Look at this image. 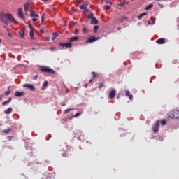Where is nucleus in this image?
Masks as SVG:
<instances>
[{
  "instance_id": "obj_48",
  "label": "nucleus",
  "mask_w": 179,
  "mask_h": 179,
  "mask_svg": "<svg viewBox=\"0 0 179 179\" xmlns=\"http://www.w3.org/2000/svg\"><path fill=\"white\" fill-rule=\"evenodd\" d=\"M40 32L42 33V34H43V29H41V30H40Z\"/></svg>"
},
{
  "instance_id": "obj_53",
  "label": "nucleus",
  "mask_w": 179,
  "mask_h": 179,
  "mask_svg": "<svg viewBox=\"0 0 179 179\" xmlns=\"http://www.w3.org/2000/svg\"><path fill=\"white\" fill-rule=\"evenodd\" d=\"M50 38H47V41H49Z\"/></svg>"
},
{
  "instance_id": "obj_39",
  "label": "nucleus",
  "mask_w": 179,
  "mask_h": 179,
  "mask_svg": "<svg viewBox=\"0 0 179 179\" xmlns=\"http://www.w3.org/2000/svg\"><path fill=\"white\" fill-rule=\"evenodd\" d=\"M31 21H33V22H36V21H37V18L34 17V18H33V19L31 20Z\"/></svg>"
},
{
  "instance_id": "obj_20",
  "label": "nucleus",
  "mask_w": 179,
  "mask_h": 179,
  "mask_svg": "<svg viewBox=\"0 0 179 179\" xmlns=\"http://www.w3.org/2000/svg\"><path fill=\"white\" fill-rule=\"evenodd\" d=\"M146 15H148V13L146 12H144V13L140 14V15L138 17V19L141 20L143 18V17L145 16Z\"/></svg>"
},
{
  "instance_id": "obj_18",
  "label": "nucleus",
  "mask_w": 179,
  "mask_h": 179,
  "mask_svg": "<svg viewBox=\"0 0 179 179\" xmlns=\"http://www.w3.org/2000/svg\"><path fill=\"white\" fill-rule=\"evenodd\" d=\"M12 111H13L12 108H7L6 110H4V113L6 115H8V114H10L12 113Z\"/></svg>"
},
{
  "instance_id": "obj_2",
  "label": "nucleus",
  "mask_w": 179,
  "mask_h": 179,
  "mask_svg": "<svg viewBox=\"0 0 179 179\" xmlns=\"http://www.w3.org/2000/svg\"><path fill=\"white\" fill-rule=\"evenodd\" d=\"M167 117L171 119H176L179 121V110H173L170 111L169 113H168Z\"/></svg>"
},
{
  "instance_id": "obj_22",
  "label": "nucleus",
  "mask_w": 179,
  "mask_h": 179,
  "mask_svg": "<svg viewBox=\"0 0 179 179\" xmlns=\"http://www.w3.org/2000/svg\"><path fill=\"white\" fill-rule=\"evenodd\" d=\"M94 14L92 12H90V15H88L87 16V19H92V18L94 17Z\"/></svg>"
},
{
  "instance_id": "obj_8",
  "label": "nucleus",
  "mask_w": 179,
  "mask_h": 179,
  "mask_svg": "<svg viewBox=\"0 0 179 179\" xmlns=\"http://www.w3.org/2000/svg\"><path fill=\"white\" fill-rule=\"evenodd\" d=\"M159 131V121H157V122H155V124H154L153 127V131L154 134H157V132Z\"/></svg>"
},
{
  "instance_id": "obj_42",
  "label": "nucleus",
  "mask_w": 179,
  "mask_h": 179,
  "mask_svg": "<svg viewBox=\"0 0 179 179\" xmlns=\"http://www.w3.org/2000/svg\"><path fill=\"white\" fill-rule=\"evenodd\" d=\"M124 3H125L124 2L120 3V7H123Z\"/></svg>"
},
{
  "instance_id": "obj_38",
  "label": "nucleus",
  "mask_w": 179,
  "mask_h": 179,
  "mask_svg": "<svg viewBox=\"0 0 179 179\" xmlns=\"http://www.w3.org/2000/svg\"><path fill=\"white\" fill-rule=\"evenodd\" d=\"M86 31H87V29H86V27H84L83 29V32L86 33Z\"/></svg>"
},
{
  "instance_id": "obj_4",
  "label": "nucleus",
  "mask_w": 179,
  "mask_h": 179,
  "mask_svg": "<svg viewBox=\"0 0 179 179\" xmlns=\"http://www.w3.org/2000/svg\"><path fill=\"white\" fill-rule=\"evenodd\" d=\"M99 39V37L95 38L94 36L90 37V38L87 39L86 43H92Z\"/></svg>"
},
{
  "instance_id": "obj_52",
  "label": "nucleus",
  "mask_w": 179,
  "mask_h": 179,
  "mask_svg": "<svg viewBox=\"0 0 179 179\" xmlns=\"http://www.w3.org/2000/svg\"><path fill=\"white\" fill-rule=\"evenodd\" d=\"M62 106H65V103L62 104Z\"/></svg>"
},
{
  "instance_id": "obj_16",
  "label": "nucleus",
  "mask_w": 179,
  "mask_h": 179,
  "mask_svg": "<svg viewBox=\"0 0 179 179\" xmlns=\"http://www.w3.org/2000/svg\"><path fill=\"white\" fill-rule=\"evenodd\" d=\"M31 17H38V15L35 13V11L31 10V14L29 15Z\"/></svg>"
},
{
  "instance_id": "obj_51",
  "label": "nucleus",
  "mask_w": 179,
  "mask_h": 179,
  "mask_svg": "<svg viewBox=\"0 0 179 179\" xmlns=\"http://www.w3.org/2000/svg\"><path fill=\"white\" fill-rule=\"evenodd\" d=\"M8 36L11 37V36H12V35H11L10 34H8Z\"/></svg>"
},
{
  "instance_id": "obj_47",
  "label": "nucleus",
  "mask_w": 179,
  "mask_h": 179,
  "mask_svg": "<svg viewBox=\"0 0 179 179\" xmlns=\"http://www.w3.org/2000/svg\"><path fill=\"white\" fill-rule=\"evenodd\" d=\"M72 10H73L75 12L76 11V8H74V7H72Z\"/></svg>"
},
{
  "instance_id": "obj_12",
  "label": "nucleus",
  "mask_w": 179,
  "mask_h": 179,
  "mask_svg": "<svg viewBox=\"0 0 179 179\" xmlns=\"http://www.w3.org/2000/svg\"><path fill=\"white\" fill-rule=\"evenodd\" d=\"M24 95V92H18V91L15 92V97H22Z\"/></svg>"
},
{
  "instance_id": "obj_64",
  "label": "nucleus",
  "mask_w": 179,
  "mask_h": 179,
  "mask_svg": "<svg viewBox=\"0 0 179 179\" xmlns=\"http://www.w3.org/2000/svg\"><path fill=\"white\" fill-rule=\"evenodd\" d=\"M131 1H134V0H131Z\"/></svg>"
},
{
  "instance_id": "obj_37",
  "label": "nucleus",
  "mask_w": 179,
  "mask_h": 179,
  "mask_svg": "<svg viewBox=\"0 0 179 179\" xmlns=\"http://www.w3.org/2000/svg\"><path fill=\"white\" fill-rule=\"evenodd\" d=\"M10 90H8V91H7V92H5V95H6V96L10 95Z\"/></svg>"
},
{
  "instance_id": "obj_60",
  "label": "nucleus",
  "mask_w": 179,
  "mask_h": 179,
  "mask_svg": "<svg viewBox=\"0 0 179 179\" xmlns=\"http://www.w3.org/2000/svg\"><path fill=\"white\" fill-rule=\"evenodd\" d=\"M120 98V96H117V99H119Z\"/></svg>"
},
{
  "instance_id": "obj_54",
  "label": "nucleus",
  "mask_w": 179,
  "mask_h": 179,
  "mask_svg": "<svg viewBox=\"0 0 179 179\" xmlns=\"http://www.w3.org/2000/svg\"><path fill=\"white\" fill-rule=\"evenodd\" d=\"M66 93H68V92H69V90H66Z\"/></svg>"
},
{
  "instance_id": "obj_34",
  "label": "nucleus",
  "mask_w": 179,
  "mask_h": 179,
  "mask_svg": "<svg viewBox=\"0 0 179 179\" xmlns=\"http://www.w3.org/2000/svg\"><path fill=\"white\" fill-rule=\"evenodd\" d=\"M52 36H53V37H57L58 36V33L57 32H53Z\"/></svg>"
},
{
  "instance_id": "obj_61",
  "label": "nucleus",
  "mask_w": 179,
  "mask_h": 179,
  "mask_svg": "<svg viewBox=\"0 0 179 179\" xmlns=\"http://www.w3.org/2000/svg\"><path fill=\"white\" fill-rule=\"evenodd\" d=\"M8 90H10V87H8Z\"/></svg>"
},
{
  "instance_id": "obj_27",
  "label": "nucleus",
  "mask_w": 179,
  "mask_h": 179,
  "mask_svg": "<svg viewBox=\"0 0 179 179\" xmlns=\"http://www.w3.org/2000/svg\"><path fill=\"white\" fill-rule=\"evenodd\" d=\"M99 29V26H94V33H96Z\"/></svg>"
},
{
  "instance_id": "obj_26",
  "label": "nucleus",
  "mask_w": 179,
  "mask_h": 179,
  "mask_svg": "<svg viewBox=\"0 0 179 179\" xmlns=\"http://www.w3.org/2000/svg\"><path fill=\"white\" fill-rule=\"evenodd\" d=\"M10 128H7L6 129L4 130V133L6 134H10Z\"/></svg>"
},
{
  "instance_id": "obj_5",
  "label": "nucleus",
  "mask_w": 179,
  "mask_h": 179,
  "mask_svg": "<svg viewBox=\"0 0 179 179\" xmlns=\"http://www.w3.org/2000/svg\"><path fill=\"white\" fill-rule=\"evenodd\" d=\"M23 87L33 92L35 90V87L32 84H24Z\"/></svg>"
},
{
  "instance_id": "obj_3",
  "label": "nucleus",
  "mask_w": 179,
  "mask_h": 179,
  "mask_svg": "<svg viewBox=\"0 0 179 179\" xmlns=\"http://www.w3.org/2000/svg\"><path fill=\"white\" fill-rule=\"evenodd\" d=\"M41 71L46 72L51 75L55 74V71L52 69H50V67H47V66H41Z\"/></svg>"
},
{
  "instance_id": "obj_62",
  "label": "nucleus",
  "mask_w": 179,
  "mask_h": 179,
  "mask_svg": "<svg viewBox=\"0 0 179 179\" xmlns=\"http://www.w3.org/2000/svg\"><path fill=\"white\" fill-rule=\"evenodd\" d=\"M26 15H28V14H27V13H26Z\"/></svg>"
},
{
  "instance_id": "obj_14",
  "label": "nucleus",
  "mask_w": 179,
  "mask_h": 179,
  "mask_svg": "<svg viewBox=\"0 0 179 179\" xmlns=\"http://www.w3.org/2000/svg\"><path fill=\"white\" fill-rule=\"evenodd\" d=\"M125 96H126L127 97H129V99L131 101H132V99H133V96H132V94H130V92H129V90H127V92H125Z\"/></svg>"
},
{
  "instance_id": "obj_46",
  "label": "nucleus",
  "mask_w": 179,
  "mask_h": 179,
  "mask_svg": "<svg viewBox=\"0 0 179 179\" xmlns=\"http://www.w3.org/2000/svg\"><path fill=\"white\" fill-rule=\"evenodd\" d=\"M106 3L111 4V2L110 1H106Z\"/></svg>"
},
{
  "instance_id": "obj_44",
  "label": "nucleus",
  "mask_w": 179,
  "mask_h": 179,
  "mask_svg": "<svg viewBox=\"0 0 179 179\" xmlns=\"http://www.w3.org/2000/svg\"><path fill=\"white\" fill-rule=\"evenodd\" d=\"M81 1H82V0H77V2L79 3H80Z\"/></svg>"
},
{
  "instance_id": "obj_24",
  "label": "nucleus",
  "mask_w": 179,
  "mask_h": 179,
  "mask_svg": "<svg viewBox=\"0 0 179 179\" xmlns=\"http://www.w3.org/2000/svg\"><path fill=\"white\" fill-rule=\"evenodd\" d=\"M72 110H73V109H72V108H69V109L65 110L64 111V113L65 114H68L69 112H71V111H72Z\"/></svg>"
},
{
  "instance_id": "obj_57",
  "label": "nucleus",
  "mask_w": 179,
  "mask_h": 179,
  "mask_svg": "<svg viewBox=\"0 0 179 179\" xmlns=\"http://www.w3.org/2000/svg\"><path fill=\"white\" fill-rule=\"evenodd\" d=\"M43 1H48V0H43Z\"/></svg>"
},
{
  "instance_id": "obj_25",
  "label": "nucleus",
  "mask_w": 179,
  "mask_h": 179,
  "mask_svg": "<svg viewBox=\"0 0 179 179\" xmlns=\"http://www.w3.org/2000/svg\"><path fill=\"white\" fill-rule=\"evenodd\" d=\"M152 7H153V5L150 4L146 6L145 9H146V10H150V9L152 8Z\"/></svg>"
},
{
  "instance_id": "obj_40",
  "label": "nucleus",
  "mask_w": 179,
  "mask_h": 179,
  "mask_svg": "<svg viewBox=\"0 0 179 179\" xmlns=\"http://www.w3.org/2000/svg\"><path fill=\"white\" fill-rule=\"evenodd\" d=\"M78 33H79V31L78 29H76V31H74V34H77Z\"/></svg>"
},
{
  "instance_id": "obj_1",
  "label": "nucleus",
  "mask_w": 179,
  "mask_h": 179,
  "mask_svg": "<svg viewBox=\"0 0 179 179\" xmlns=\"http://www.w3.org/2000/svg\"><path fill=\"white\" fill-rule=\"evenodd\" d=\"M0 21L2 23H4L5 25H8L10 22H12L15 25L18 24V22L12 14L6 13L3 11L0 12Z\"/></svg>"
},
{
  "instance_id": "obj_56",
  "label": "nucleus",
  "mask_w": 179,
  "mask_h": 179,
  "mask_svg": "<svg viewBox=\"0 0 179 179\" xmlns=\"http://www.w3.org/2000/svg\"><path fill=\"white\" fill-rule=\"evenodd\" d=\"M92 81V80H90V83H91Z\"/></svg>"
},
{
  "instance_id": "obj_30",
  "label": "nucleus",
  "mask_w": 179,
  "mask_h": 179,
  "mask_svg": "<svg viewBox=\"0 0 179 179\" xmlns=\"http://www.w3.org/2000/svg\"><path fill=\"white\" fill-rule=\"evenodd\" d=\"M104 8H105V9H106V10H109L111 9L110 6H106Z\"/></svg>"
},
{
  "instance_id": "obj_33",
  "label": "nucleus",
  "mask_w": 179,
  "mask_h": 179,
  "mask_svg": "<svg viewBox=\"0 0 179 179\" xmlns=\"http://www.w3.org/2000/svg\"><path fill=\"white\" fill-rule=\"evenodd\" d=\"M10 103L9 101H5L4 102H3V106H6V104Z\"/></svg>"
},
{
  "instance_id": "obj_32",
  "label": "nucleus",
  "mask_w": 179,
  "mask_h": 179,
  "mask_svg": "<svg viewBox=\"0 0 179 179\" xmlns=\"http://www.w3.org/2000/svg\"><path fill=\"white\" fill-rule=\"evenodd\" d=\"M80 115H81L80 113H76V115H73V117H78L80 116Z\"/></svg>"
},
{
  "instance_id": "obj_35",
  "label": "nucleus",
  "mask_w": 179,
  "mask_h": 179,
  "mask_svg": "<svg viewBox=\"0 0 179 179\" xmlns=\"http://www.w3.org/2000/svg\"><path fill=\"white\" fill-rule=\"evenodd\" d=\"M48 86V82L47 81H44L43 82V87H46Z\"/></svg>"
},
{
  "instance_id": "obj_21",
  "label": "nucleus",
  "mask_w": 179,
  "mask_h": 179,
  "mask_svg": "<svg viewBox=\"0 0 179 179\" xmlns=\"http://www.w3.org/2000/svg\"><path fill=\"white\" fill-rule=\"evenodd\" d=\"M78 39H79V38H78V37L71 38H70V42L73 43V42L78 41Z\"/></svg>"
},
{
  "instance_id": "obj_36",
  "label": "nucleus",
  "mask_w": 179,
  "mask_h": 179,
  "mask_svg": "<svg viewBox=\"0 0 179 179\" xmlns=\"http://www.w3.org/2000/svg\"><path fill=\"white\" fill-rule=\"evenodd\" d=\"M41 21L42 22V23H43V22H44V14L42 15V17H41Z\"/></svg>"
},
{
  "instance_id": "obj_28",
  "label": "nucleus",
  "mask_w": 179,
  "mask_h": 179,
  "mask_svg": "<svg viewBox=\"0 0 179 179\" xmlns=\"http://www.w3.org/2000/svg\"><path fill=\"white\" fill-rule=\"evenodd\" d=\"M166 124V120H161V124H162V126H165Z\"/></svg>"
},
{
  "instance_id": "obj_41",
  "label": "nucleus",
  "mask_w": 179,
  "mask_h": 179,
  "mask_svg": "<svg viewBox=\"0 0 179 179\" xmlns=\"http://www.w3.org/2000/svg\"><path fill=\"white\" fill-rule=\"evenodd\" d=\"M37 78H38V75L34 76V80H36V79H37Z\"/></svg>"
},
{
  "instance_id": "obj_10",
  "label": "nucleus",
  "mask_w": 179,
  "mask_h": 179,
  "mask_svg": "<svg viewBox=\"0 0 179 179\" xmlns=\"http://www.w3.org/2000/svg\"><path fill=\"white\" fill-rule=\"evenodd\" d=\"M116 95V90H111V92L109 93V98H110V99H113L115 98V96Z\"/></svg>"
},
{
  "instance_id": "obj_63",
  "label": "nucleus",
  "mask_w": 179,
  "mask_h": 179,
  "mask_svg": "<svg viewBox=\"0 0 179 179\" xmlns=\"http://www.w3.org/2000/svg\"><path fill=\"white\" fill-rule=\"evenodd\" d=\"M0 100H1V98L0 97Z\"/></svg>"
},
{
  "instance_id": "obj_17",
  "label": "nucleus",
  "mask_w": 179,
  "mask_h": 179,
  "mask_svg": "<svg viewBox=\"0 0 179 179\" xmlns=\"http://www.w3.org/2000/svg\"><path fill=\"white\" fill-rule=\"evenodd\" d=\"M29 27L31 29V31L29 32V36H31V37H33L34 36V28H33L31 24H29Z\"/></svg>"
},
{
  "instance_id": "obj_29",
  "label": "nucleus",
  "mask_w": 179,
  "mask_h": 179,
  "mask_svg": "<svg viewBox=\"0 0 179 179\" xmlns=\"http://www.w3.org/2000/svg\"><path fill=\"white\" fill-rule=\"evenodd\" d=\"M150 21H152V25L155 24V20H154L153 17H151V18H150Z\"/></svg>"
},
{
  "instance_id": "obj_6",
  "label": "nucleus",
  "mask_w": 179,
  "mask_h": 179,
  "mask_svg": "<svg viewBox=\"0 0 179 179\" xmlns=\"http://www.w3.org/2000/svg\"><path fill=\"white\" fill-rule=\"evenodd\" d=\"M17 16L20 17V19H24V12L22 11V9H17Z\"/></svg>"
},
{
  "instance_id": "obj_55",
  "label": "nucleus",
  "mask_w": 179,
  "mask_h": 179,
  "mask_svg": "<svg viewBox=\"0 0 179 179\" xmlns=\"http://www.w3.org/2000/svg\"><path fill=\"white\" fill-rule=\"evenodd\" d=\"M148 24H150V21H148Z\"/></svg>"
},
{
  "instance_id": "obj_45",
  "label": "nucleus",
  "mask_w": 179,
  "mask_h": 179,
  "mask_svg": "<svg viewBox=\"0 0 179 179\" xmlns=\"http://www.w3.org/2000/svg\"><path fill=\"white\" fill-rule=\"evenodd\" d=\"M11 100H12V98H10V99H8V100H7V101L10 102Z\"/></svg>"
},
{
  "instance_id": "obj_59",
  "label": "nucleus",
  "mask_w": 179,
  "mask_h": 179,
  "mask_svg": "<svg viewBox=\"0 0 179 179\" xmlns=\"http://www.w3.org/2000/svg\"><path fill=\"white\" fill-rule=\"evenodd\" d=\"M85 86H86V87H87V84H86V85H85Z\"/></svg>"
},
{
  "instance_id": "obj_23",
  "label": "nucleus",
  "mask_w": 179,
  "mask_h": 179,
  "mask_svg": "<svg viewBox=\"0 0 179 179\" xmlns=\"http://www.w3.org/2000/svg\"><path fill=\"white\" fill-rule=\"evenodd\" d=\"M98 87H99V89H102V87H104V83H98Z\"/></svg>"
},
{
  "instance_id": "obj_7",
  "label": "nucleus",
  "mask_w": 179,
  "mask_h": 179,
  "mask_svg": "<svg viewBox=\"0 0 179 179\" xmlns=\"http://www.w3.org/2000/svg\"><path fill=\"white\" fill-rule=\"evenodd\" d=\"M59 46L62 48H71L72 47V44L70 43H59Z\"/></svg>"
},
{
  "instance_id": "obj_50",
  "label": "nucleus",
  "mask_w": 179,
  "mask_h": 179,
  "mask_svg": "<svg viewBox=\"0 0 179 179\" xmlns=\"http://www.w3.org/2000/svg\"><path fill=\"white\" fill-rule=\"evenodd\" d=\"M8 138L10 141L12 139V136H8Z\"/></svg>"
},
{
  "instance_id": "obj_15",
  "label": "nucleus",
  "mask_w": 179,
  "mask_h": 179,
  "mask_svg": "<svg viewBox=\"0 0 179 179\" xmlns=\"http://www.w3.org/2000/svg\"><path fill=\"white\" fill-rule=\"evenodd\" d=\"M157 43L159 45H162L165 43L164 38H159L157 40Z\"/></svg>"
},
{
  "instance_id": "obj_31",
  "label": "nucleus",
  "mask_w": 179,
  "mask_h": 179,
  "mask_svg": "<svg viewBox=\"0 0 179 179\" xmlns=\"http://www.w3.org/2000/svg\"><path fill=\"white\" fill-rule=\"evenodd\" d=\"M92 75H93V78H97V73H95V72H92Z\"/></svg>"
},
{
  "instance_id": "obj_19",
  "label": "nucleus",
  "mask_w": 179,
  "mask_h": 179,
  "mask_svg": "<svg viewBox=\"0 0 179 179\" xmlns=\"http://www.w3.org/2000/svg\"><path fill=\"white\" fill-rule=\"evenodd\" d=\"M86 9H87V5L86 3H84L80 6V10H86Z\"/></svg>"
},
{
  "instance_id": "obj_43",
  "label": "nucleus",
  "mask_w": 179,
  "mask_h": 179,
  "mask_svg": "<svg viewBox=\"0 0 179 179\" xmlns=\"http://www.w3.org/2000/svg\"><path fill=\"white\" fill-rule=\"evenodd\" d=\"M56 39V37L52 36V38H51V40H52V41H54Z\"/></svg>"
},
{
  "instance_id": "obj_58",
  "label": "nucleus",
  "mask_w": 179,
  "mask_h": 179,
  "mask_svg": "<svg viewBox=\"0 0 179 179\" xmlns=\"http://www.w3.org/2000/svg\"><path fill=\"white\" fill-rule=\"evenodd\" d=\"M63 157H65V154H63Z\"/></svg>"
},
{
  "instance_id": "obj_11",
  "label": "nucleus",
  "mask_w": 179,
  "mask_h": 179,
  "mask_svg": "<svg viewBox=\"0 0 179 179\" xmlns=\"http://www.w3.org/2000/svg\"><path fill=\"white\" fill-rule=\"evenodd\" d=\"M29 7H31V3L29 2H27L24 5V12H27L28 9H29Z\"/></svg>"
},
{
  "instance_id": "obj_13",
  "label": "nucleus",
  "mask_w": 179,
  "mask_h": 179,
  "mask_svg": "<svg viewBox=\"0 0 179 179\" xmlns=\"http://www.w3.org/2000/svg\"><path fill=\"white\" fill-rule=\"evenodd\" d=\"M19 36H20V38H24V29H22L20 31H19Z\"/></svg>"
},
{
  "instance_id": "obj_9",
  "label": "nucleus",
  "mask_w": 179,
  "mask_h": 179,
  "mask_svg": "<svg viewBox=\"0 0 179 179\" xmlns=\"http://www.w3.org/2000/svg\"><path fill=\"white\" fill-rule=\"evenodd\" d=\"M90 19V24L96 25L99 23V21L96 17H92Z\"/></svg>"
},
{
  "instance_id": "obj_49",
  "label": "nucleus",
  "mask_w": 179,
  "mask_h": 179,
  "mask_svg": "<svg viewBox=\"0 0 179 179\" xmlns=\"http://www.w3.org/2000/svg\"><path fill=\"white\" fill-rule=\"evenodd\" d=\"M7 32L10 33V29H7Z\"/></svg>"
}]
</instances>
